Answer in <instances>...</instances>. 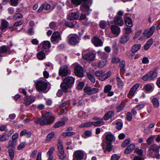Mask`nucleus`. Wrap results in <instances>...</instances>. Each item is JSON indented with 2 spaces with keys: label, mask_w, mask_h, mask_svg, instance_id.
<instances>
[{
  "label": "nucleus",
  "mask_w": 160,
  "mask_h": 160,
  "mask_svg": "<svg viewBox=\"0 0 160 160\" xmlns=\"http://www.w3.org/2000/svg\"><path fill=\"white\" fill-rule=\"evenodd\" d=\"M75 78L72 77H68L65 78L63 82L60 85L62 89L65 92H68V88H70L74 83Z\"/></svg>",
  "instance_id": "nucleus-1"
},
{
  "label": "nucleus",
  "mask_w": 160,
  "mask_h": 160,
  "mask_svg": "<svg viewBox=\"0 0 160 160\" xmlns=\"http://www.w3.org/2000/svg\"><path fill=\"white\" fill-rule=\"evenodd\" d=\"M55 118L52 113L47 112L42 118V120L40 122V124L41 126L48 124L53 122L55 121Z\"/></svg>",
  "instance_id": "nucleus-2"
},
{
  "label": "nucleus",
  "mask_w": 160,
  "mask_h": 160,
  "mask_svg": "<svg viewBox=\"0 0 160 160\" xmlns=\"http://www.w3.org/2000/svg\"><path fill=\"white\" fill-rule=\"evenodd\" d=\"M158 75V73L155 70L149 72L142 77V79L144 81L152 80L154 79Z\"/></svg>",
  "instance_id": "nucleus-3"
},
{
  "label": "nucleus",
  "mask_w": 160,
  "mask_h": 160,
  "mask_svg": "<svg viewBox=\"0 0 160 160\" xmlns=\"http://www.w3.org/2000/svg\"><path fill=\"white\" fill-rule=\"evenodd\" d=\"M123 12L122 11H119L117 15L115 17L114 22L115 24L119 26H122L123 24V22L122 18V16Z\"/></svg>",
  "instance_id": "nucleus-4"
},
{
  "label": "nucleus",
  "mask_w": 160,
  "mask_h": 160,
  "mask_svg": "<svg viewBox=\"0 0 160 160\" xmlns=\"http://www.w3.org/2000/svg\"><path fill=\"white\" fill-rule=\"evenodd\" d=\"M47 83L42 81H38L36 84V88L37 91L40 92L45 90L47 87Z\"/></svg>",
  "instance_id": "nucleus-5"
},
{
  "label": "nucleus",
  "mask_w": 160,
  "mask_h": 160,
  "mask_svg": "<svg viewBox=\"0 0 160 160\" xmlns=\"http://www.w3.org/2000/svg\"><path fill=\"white\" fill-rule=\"evenodd\" d=\"M84 152L82 150H78L74 152L73 160H81L83 158Z\"/></svg>",
  "instance_id": "nucleus-6"
},
{
  "label": "nucleus",
  "mask_w": 160,
  "mask_h": 160,
  "mask_svg": "<svg viewBox=\"0 0 160 160\" xmlns=\"http://www.w3.org/2000/svg\"><path fill=\"white\" fill-rule=\"evenodd\" d=\"M78 36L76 34H71L68 37V42L71 45H74L78 43V42L77 39Z\"/></svg>",
  "instance_id": "nucleus-7"
},
{
  "label": "nucleus",
  "mask_w": 160,
  "mask_h": 160,
  "mask_svg": "<svg viewBox=\"0 0 160 160\" xmlns=\"http://www.w3.org/2000/svg\"><path fill=\"white\" fill-rule=\"evenodd\" d=\"M59 73L60 75L64 77L70 74L71 72L68 69V67L67 66L64 65L61 66L60 68Z\"/></svg>",
  "instance_id": "nucleus-8"
},
{
  "label": "nucleus",
  "mask_w": 160,
  "mask_h": 160,
  "mask_svg": "<svg viewBox=\"0 0 160 160\" xmlns=\"http://www.w3.org/2000/svg\"><path fill=\"white\" fill-rule=\"evenodd\" d=\"M84 92L89 95L95 94L98 91L97 88H92L89 86H86L84 88Z\"/></svg>",
  "instance_id": "nucleus-9"
},
{
  "label": "nucleus",
  "mask_w": 160,
  "mask_h": 160,
  "mask_svg": "<svg viewBox=\"0 0 160 160\" xmlns=\"http://www.w3.org/2000/svg\"><path fill=\"white\" fill-rule=\"evenodd\" d=\"M96 57V55L93 52H89L85 53L84 52L82 53L83 58L86 60L88 61H93Z\"/></svg>",
  "instance_id": "nucleus-10"
},
{
  "label": "nucleus",
  "mask_w": 160,
  "mask_h": 160,
  "mask_svg": "<svg viewBox=\"0 0 160 160\" xmlns=\"http://www.w3.org/2000/svg\"><path fill=\"white\" fill-rule=\"evenodd\" d=\"M74 72L78 76L82 77L83 76L82 67L79 65H77L74 68Z\"/></svg>",
  "instance_id": "nucleus-11"
},
{
  "label": "nucleus",
  "mask_w": 160,
  "mask_h": 160,
  "mask_svg": "<svg viewBox=\"0 0 160 160\" xmlns=\"http://www.w3.org/2000/svg\"><path fill=\"white\" fill-rule=\"evenodd\" d=\"M91 4L88 5L86 3L82 4L80 6V10L83 12L86 13L87 15L89 14L92 11V9L90 8Z\"/></svg>",
  "instance_id": "nucleus-12"
},
{
  "label": "nucleus",
  "mask_w": 160,
  "mask_h": 160,
  "mask_svg": "<svg viewBox=\"0 0 160 160\" xmlns=\"http://www.w3.org/2000/svg\"><path fill=\"white\" fill-rule=\"evenodd\" d=\"M155 29V27L154 26H152L149 29L145 30L143 32L144 36L147 38H150L153 33Z\"/></svg>",
  "instance_id": "nucleus-13"
},
{
  "label": "nucleus",
  "mask_w": 160,
  "mask_h": 160,
  "mask_svg": "<svg viewBox=\"0 0 160 160\" xmlns=\"http://www.w3.org/2000/svg\"><path fill=\"white\" fill-rule=\"evenodd\" d=\"M112 88L111 85L109 84L106 85L104 87V92L105 93L107 94L108 96L111 97L114 94L113 92L111 91Z\"/></svg>",
  "instance_id": "nucleus-14"
},
{
  "label": "nucleus",
  "mask_w": 160,
  "mask_h": 160,
  "mask_svg": "<svg viewBox=\"0 0 160 160\" xmlns=\"http://www.w3.org/2000/svg\"><path fill=\"white\" fill-rule=\"evenodd\" d=\"M139 84L137 83L134 85L130 90L128 94V97L129 98H131L134 96V93L137 89L139 88Z\"/></svg>",
  "instance_id": "nucleus-15"
},
{
  "label": "nucleus",
  "mask_w": 160,
  "mask_h": 160,
  "mask_svg": "<svg viewBox=\"0 0 160 160\" xmlns=\"http://www.w3.org/2000/svg\"><path fill=\"white\" fill-rule=\"evenodd\" d=\"M160 148V146H158L156 144H153L151 145L149 148L148 150L149 151V154L151 156H152V151L158 152L159 151V149Z\"/></svg>",
  "instance_id": "nucleus-16"
},
{
  "label": "nucleus",
  "mask_w": 160,
  "mask_h": 160,
  "mask_svg": "<svg viewBox=\"0 0 160 160\" xmlns=\"http://www.w3.org/2000/svg\"><path fill=\"white\" fill-rule=\"evenodd\" d=\"M92 42L94 45L96 47L102 46L103 42L100 39L97 37H94L92 40Z\"/></svg>",
  "instance_id": "nucleus-17"
},
{
  "label": "nucleus",
  "mask_w": 160,
  "mask_h": 160,
  "mask_svg": "<svg viewBox=\"0 0 160 160\" xmlns=\"http://www.w3.org/2000/svg\"><path fill=\"white\" fill-rule=\"evenodd\" d=\"M35 100V98L32 96L25 97L24 98V103L26 106H28L33 102Z\"/></svg>",
  "instance_id": "nucleus-18"
},
{
  "label": "nucleus",
  "mask_w": 160,
  "mask_h": 160,
  "mask_svg": "<svg viewBox=\"0 0 160 160\" xmlns=\"http://www.w3.org/2000/svg\"><path fill=\"white\" fill-rule=\"evenodd\" d=\"M135 145L133 143H131L125 149L124 151L125 153L127 154L131 152L135 148Z\"/></svg>",
  "instance_id": "nucleus-19"
},
{
  "label": "nucleus",
  "mask_w": 160,
  "mask_h": 160,
  "mask_svg": "<svg viewBox=\"0 0 160 160\" xmlns=\"http://www.w3.org/2000/svg\"><path fill=\"white\" fill-rule=\"evenodd\" d=\"M54 149L55 148L53 147H52L49 149L46 154L48 158L47 160H52L53 158L52 154Z\"/></svg>",
  "instance_id": "nucleus-20"
},
{
  "label": "nucleus",
  "mask_w": 160,
  "mask_h": 160,
  "mask_svg": "<svg viewBox=\"0 0 160 160\" xmlns=\"http://www.w3.org/2000/svg\"><path fill=\"white\" fill-rule=\"evenodd\" d=\"M60 38V34L58 32H54L51 38V40L52 42H54Z\"/></svg>",
  "instance_id": "nucleus-21"
},
{
  "label": "nucleus",
  "mask_w": 160,
  "mask_h": 160,
  "mask_svg": "<svg viewBox=\"0 0 160 160\" xmlns=\"http://www.w3.org/2000/svg\"><path fill=\"white\" fill-rule=\"evenodd\" d=\"M114 112L113 111H109L105 114L103 117L105 120H107L114 115Z\"/></svg>",
  "instance_id": "nucleus-22"
},
{
  "label": "nucleus",
  "mask_w": 160,
  "mask_h": 160,
  "mask_svg": "<svg viewBox=\"0 0 160 160\" xmlns=\"http://www.w3.org/2000/svg\"><path fill=\"white\" fill-rule=\"evenodd\" d=\"M105 138L107 141L110 142H112L115 140V137L110 132L106 133Z\"/></svg>",
  "instance_id": "nucleus-23"
},
{
  "label": "nucleus",
  "mask_w": 160,
  "mask_h": 160,
  "mask_svg": "<svg viewBox=\"0 0 160 160\" xmlns=\"http://www.w3.org/2000/svg\"><path fill=\"white\" fill-rule=\"evenodd\" d=\"M128 35L124 34L122 36L120 39V42L121 44H124L127 42L129 38Z\"/></svg>",
  "instance_id": "nucleus-24"
},
{
  "label": "nucleus",
  "mask_w": 160,
  "mask_h": 160,
  "mask_svg": "<svg viewBox=\"0 0 160 160\" xmlns=\"http://www.w3.org/2000/svg\"><path fill=\"white\" fill-rule=\"evenodd\" d=\"M8 48V47L5 45L0 47V61L1 60L2 57L3 56V53L7 52Z\"/></svg>",
  "instance_id": "nucleus-25"
},
{
  "label": "nucleus",
  "mask_w": 160,
  "mask_h": 160,
  "mask_svg": "<svg viewBox=\"0 0 160 160\" xmlns=\"http://www.w3.org/2000/svg\"><path fill=\"white\" fill-rule=\"evenodd\" d=\"M111 29L112 32L114 34H119L120 32V28L114 25L111 27Z\"/></svg>",
  "instance_id": "nucleus-26"
},
{
  "label": "nucleus",
  "mask_w": 160,
  "mask_h": 160,
  "mask_svg": "<svg viewBox=\"0 0 160 160\" xmlns=\"http://www.w3.org/2000/svg\"><path fill=\"white\" fill-rule=\"evenodd\" d=\"M58 147L59 152H64L62 140L60 139H58Z\"/></svg>",
  "instance_id": "nucleus-27"
},
{
  "label": "nucleus",
  "mask_w": 160,
  "mask_h": 160,
  "mask_svg": "<svg viewBox=\"0 0 160 160\" xmlns=\"http://www.w3.org/2000/svg\"><path fill=\"white\" fill-rule=\"evenodd\" d=\"M37 57L39 60H42L45 59V54L44 51H42L38 53L37 54Z\"/></svg>",
  "instance_id": "nucleus-28"
},
{
  "label": "nucleus",
  "mask_w": 160,
  "mask_h": 160,
  "mask_svg": "<svg viewBox=\"0 0 160 160\" xmlns=\"http://www.w3.org/2000/svg\"><path fill=\"white\" fill-rule=\"evenodd\" d=\"M31 133L30 132L28 131L27 129H24L21 131L20 136H26L28 138L30 137L31 135Z\"/></svg>",
  "instance_id": "nucleus-29"
},
{
  "label": "nucleus",
  "mask_w": 160,
  "mask_h": 160,
  "mask_svg": "<svg viewBox=\"0 0 160 160\" xmlns=\"http://www.w3.org/2000/svg\"><path fill=\"white\" fill-rule=\"evenodd\" d=\"M99 26L102 29L106 28L110 26L109 23L105 21H101L99 23Z\"/></svg>",
  "instance_id": "nucleus-30"
},
{
  "label": "nucleus",
  "mask_w": 160,
  "mask_h": 160,
  "mask_svg": "<svg viewBox=\"0 0 160 160\" xmlns=\"http://www.w3.org/2000/svg\"><path fill=\"white\" fill-rule=\"evenodd\" d=\"M92 122L93 125L95 126H101L104 124V122L102 118H100L96 122Z\"/></svg>",
  "instance_id": "nucleus-31"
},
{
  "label": "nucleus",
  "mask_w": 160,
  "mask_h": 160,
  "mask_svg": "<svg viewBox=\"0 0 160 160\" xmlns=\"http://www.w3.org/2000/svg\"><path fill=\"white\" fill-rule=\"evenodd\" d=\"M79 15L77 13H71L68 15V18L69 19H77L79 18Z\"/></svg>",
  "instance_id": "nucleus-32"
},
{
  "label": "nucleus",
  "mask_w": 160,
  "mask_h": 160,
  "mask_svg": "<svg viewBox=\"0 0 160 160\" xmlns=\"http://www.w3.org/2000/svg\"><path fill=\"white\" fill-rule=\"evenodd\" d=\"M153 41V39L152 38H150L148 41L144 46V49L145 50H147L149 49L152 44Z\"/></svg>",
  "instance_id": "nucleus-33"
},
{
  "label": "nucleus",
  "mask_w": 160,
  "mask_h": 160,
  "mask_svg": "<svg viewBox=\"0 0 160 160\" xmlns=\"http://www.w3.org/2000/svg\"><path fill=\"white\" fill-rule=\"evenodd\" d=\"M125 22L127 26L130 27L132 26V21L130 18L129 17H126L125 18Z\"/></svg>",
  "instance_id": "nucleus-34"
},
{
  "label": "nucleus",
  "mask_w": 160,
  "mask_h": 160,
  "mask_svg": "<svg viewBox=\"0 0 160 160\" xmlns=\"http://www.w3.org/2000/svg\"><path fill=\"white\" fill-rule=\"evenodd\" d=\"M141 47V45L140 44H134L132 47V51L133 53L136 52L139 50Z\"/></svg>",
  "instance_id": "nucleus-35"
},
{
  "label": "nucleus",
  "mask_w": 160,
  "mask_h": 160,
  "mask_svg": "<svg viewBox=\"0 0 160 160\" xmlns=\"http://www.w3.org/2000/svg\"><path fill=\"white\" fill-rule=\"evenodd\" d=\"M103 148L104 150V152H105L106 151H108V152H110L112 148V144L110 142H106V145L105 147V149L103 147Z\"/></svg>",
  "instance_id": "nucleus-36"
},
{
  "label": "nucleus",
  "mask_w": 160,
  "mask_h": 160,
  "mask_svg": "<svg viewBox=\"0 0 160 160\" xmlns=\"http://www.w3.org/2000/svg\"><path fill=\"white\" fill-rule=\"evenodd\" d=\"M93 125L92 122H86L81 124L79 126V127L83 128L84 127H88Z\"/></svg>",
  "instance_id": "nucleus-37"
},
{
  "label": "nucleus",
  "mask_w": 160,
  "mask_h": 160,
  "mask_svg": "<svg viewBox=\"0 0 160 160\" xmlns=\"http://www.w3.org/2000/svg\"><path fill=\"white\" fill-rule=\"evenodd\" d=\"M42 47L44 49L48 48H50L51 44L50 42L48 41H45L42 42Z\"/></svg>",
  "instance_id": "nucleus-38"
},
{
  "label": "nucleus",
  "mask_w": 160,
  "mask_h": 160,
  "mask_svg": "<svg viewBox=\"0 0 160 160\" xmlns=\"http://www.w3.org/2000/svg\"><path fill=\"white\" fill-rule=\"evenodd\" d=\"M75 132H72L67 131L62 133V136L66 137H70L74 136L75 134Z\"/></svg>",
  "instance_id": "nucleus-39"
},
{
  "label": "nucleus",
  "mask_w": 160,
  "mask_h": 160,
  "mask_svg": "<svg viewBox=\"0 0 160 160\" xmlns=\"http://www.w3.org/2000/svg\"><path fill=\"white\" fill-rule=\"evenodd\" d=\"M9 145L6 147L7 148H9L10 147H11L13 148H15V146L17 144V141H14L12 140H10L8 142Z\"/></svg>",
  "instance_id": "nucleus-40"
},
{
  "label": "nucleus",
  "mask_w": 160,
  "mask_h": 160,
  "mask_svg": "<svg viewBox=\"0 0 160 160\" xmlns=\"http://www.w3.org/2000/svg\"><path fill=\"white\" fill-rule=\"evenodd\" d=\"M55 135V133L54 132H52L49 133L46 136V140L47 142H50Z\"/></svg>",
  "instance_id": "nucleus-41"
},
{
  "label": "nucleus",
  "mask_w": 160,
  "mask_h": 160,
  "mask_svg": "<svg viewBox=\"0 0 160 160\" xmlns=\"http://www.w3.org/2000/svg\"><path fill=\"white\" fill-rule=\"evenodd\" d=\"M9 156L10 159L12 160L13 159L14 157V152L13 149H9L8 150Z\"/></svg>",
  "instance_id": "nucleus-42"
},
{
  "label": "nucleus",
  "mask_w": 160,
  "mask_h": 160,
  "mask_svg": "<svg viewBox=\"0 0 160 160\" xmlns=\"http://www.w3.org/2000/svg\"><path fill=\"white\" fill-rule=\"evenodd\" d=\"M2 23L0 28L2 30H3L8 27V24L7 21L5 20H2Z\"/></svg>",
  "instance_id": "nucleus-43"
},
{
  "label": "nucleus",
  "mask_w": 160,
  "mask_h": 160,
  "mask_svg": "<svg viewBox=\"0 0 160 160\" xmlns=\"http://www.w3.org/2000/svg\"><path fill=\"white\" fill-rule=\"evenodd\" d=\"M107 63V61L106 59L101 60L99 62L98 64V67L100 68H103L106 65Z\"/></svg>",
  "instance_id": "nucleus-44"
},
{
  "label": "nucleus",
  "mask_w": 160,
  "mask_h": 160,
  "mask_svg": "<svg viewBox=\"0 0 160 160\" xmlns=\"http://www.w3.org/2000/svg\"><path fill=\"white\" fill-rule=\"evenodd\" d=\"M111 74V72H108L105 74H103V77L100 78V80L102 81L105 80L108 78Z\"/></svg>",
  "instance_id": "nucleus-45"
},
{
  "label": "nucleus",
  "mask_w": 160,
  "mask_h": 160,
  "mask_svg": "<svg viewBox=\"0 0 160 160\" xmlns=\"http://www.w3.org/2000/svg\"><path fill=\"white\" fill-rule=\"evenodd\" d=\"M117 84L119 88H122L123 87V83L121 79L119 77L117 78Z\"/></svg>",
  "instance_id": "nucleus-46"
},
{
  "label": "nucleus",
  "mask_w": 160,
  "mask_h": 160,
  "mask_svg": "<svg viewBox=\"0 0 160 160\" xmlns=\"http://www.w3.org/2000/svg\"><path fill=\"white\" fill-rule=\"evenodd\" d=\"M98 55L102 58L105 59H106L107 57V54L105 52H102L101 51H98L97 52Z\"/></svg>",
  "instance_id": "nucleus-47"
},
{
  "label": "nucleus",
  "mask_w": 160,
  "mask_h": 160,
  "mask_svg": "<svg viewBox=\"0 0 160 160\" xmlns=\"http://www.w3.org/2000/svg\"><path fill=\"white\" fill-rule=\"evenodd\" d=\"M10 136V135H9L8 134H5L2 136L0 137V141L4 142L8 140Z\"/></svg>",
  "instance_id": "nucleus-48"
},
{
  "label": "nucleus",
  "mask_w": 160,
  "mask_h": 160,
  "mask_svg": "<svg viewBox=\"0 0 160 160\" xmlns=\"http://www.w3.org/2000/svg\"><path fill=\"white\" fill-rule=\"evenodd\" d=\"M152 102L155 107L157 108L159 106V103L158 100L156 98H153L152 100Z\"/></svg>",
  "instance_id": "nucleus-49"
},
{
  "label": "nucleus",
  "mask_w": 160,
  "mask_h": 160,
  "mask_svg": "<svg viewBox=\"0 0 160 160\" xmlns=\"http://www.w3.org/2000/svg\"><path fill=\"white\" fill-rule=\"evenodd\" d=\"M130 138H128L126 139L122 143L121 146L122 148L126 147L130 143Z\"/></svg>",
  "instance_id": "nucleus-50"
},
{
  "label": "nucleus",
  "mask_w": 160,
  "mask_h": 160,
  "mask_svg": "<svg viewBox=\"0 0 160 160\" xmlns=\"http://www.w3.org/2000/svg\"><path fill=\"white\" fill-rule=\"evenodd\" d=\"M87 75L89 79L93 83H94L95 82V79L93 76L90 72L87 73Z\"/></svg>",
  "instance_id": "nucleus-51"
},
{
  "label": "nucleus",
  "mask_w": 160,
  "mask_h": 160,
  "mask_svg": "<svg viewBox=\"0 0 160 160\" xmlns=\"http://www.w3.org/2000/svg\"><path fill=\"white\" fill-rule=\"evenodd\" d=\"M65 124L64 122L63 121H59L55 123L54 125L55 128H58L61 126L64 125Z\"/></svg>",
  "instance_id": "nucleus-52"
},
{
  "label": "nucleus",
  "mask_w": 160,
  "mask_h": 160,
  "mask_svg": "<svg viewBox=\"0 0 160 160\" xmlns=\"http://www.w3.org/2000/svg\"><path fill=\"white\" fill-rule=\"evenodd\" d=\"M103 72L101 71H96L95 72L96 76L99 78V79L100 80V78H102L103 77Z\"/></svg>",
  "instance_id": "nucleus-53"
},
{
  "label": "nucleus",
  "mask_w": 160,
  "mask_h": 160,
  "mask_svg": "<svg viewBox=\"0 0 160 160\" xmlns=\"http://www.w3.org/2000/svg\"><path fill=\"white\" fill-rule=\"evenodd\" d=\"M58 155L59 158L61 160H63L66 157V155L64 152H58Z\"/></svg>",
  "instance_id": "nucleus-54"
},
{
  "label": "nucleus",
  "mask_w": 160,
  "mask_h": 160,
  "mask_svg": "<svg viewBox=\"0 0 160 160\" xmlns=\"http://www.w3.org/2000/svg\"><path fill=\"white\" fill-rule=\"evenodd\" d=\"M125 65V62L124 61H121L120 63V67L121 70L123 72H124L125 70L124 68Z\"/></svg>",
  "instance_id": "nucleus-55"
},
{
  "label": "nucleus",
  "mask_w": 160,
  "mask_h": 160,
  "mask_svg": "<svg viewBox=\"0 0 160 160\" xmlns=\"http://www.w3.org/2000/svg\"><path fill=\"white\" fill-rule=\"evenodd\" d=\"M147 142L148 145H150L154 141V137L151 136L149 137L147 140Z\"/></svg>",
  "instance_id": "nucleus-56"
},
{
  "label": "nucleus",
  "mask_w": 160,
  "mask_h": 160,
  "mask_svg": "<svg viewBox=\"0 0 160 160\" xmlns=\"http://www.w3.org/2000/svg\"><path fill=\"white\" fill-rule=\"evenodd\" d=\"M143 151L142 149L137 148L134 150V152L137 153L139 155H142L143 153Z\"/></svg>",
  "instance_id": "nucleus-57"
},
{
  "label": "nucleus",
  "mask_w": 160,
  "mask_h": 160,
  "mask_svg": "<svg viewBox=\"0 0 160 160\" xmlns=\"http://www.w3.org/2000/svg\"><path fill=\"white\" fill-rule=\"evenodd\" d=\"M112 48L114 52L116 54L118 53V49L117 47V45L115 42L114 43L112 46Z\"/></svg>",
  "instance_id": "nucleus-58"
},
{
  "label": "nucleus",
  "mask_w": 160,
  "mask_h": 160,
  "mask_svg": "<svg viewBox=\"0 0 160 160\" xmlns=\"http://www.w3.org/2000/svg\"><path fill=\"white\" fill-rule=\"evenodd\" d=\"M144 106L145 105L144 104H141L136 105L135 107V108L138 110H140L143 108Z\"/></svg>",
  "instance_id": "nucleus-59"
},
{
  "label": "nucleus",
  "mask_w": 160,
  "mask_h": 160,
  "mask_svg": "<svg viewBox=\"0 0 160 160\" xmlns=\"http://www.w3.org/2000/svg\"><path fill=\"white\" fill-rule=\"evenodd\" d=\"M120 60L119 58L115 56L113 57L112 58V61L114 63H118L120 62Z\"/></svg>",
  "instance_id": "nucleus-60"
},
{
  "label": "nucleus",
  "mask_w": 160,
  "mask_h": 160,
  "mask_svg": "<svg viewBox=\"0 0 160 160\" xmlns=\"http://www.w3.org/2000/svg\"><path fill=\"white\" fill-rule=\"evenodd\" d=\"M124 29L125 30V33L127 34H129L132 32V29L130 27L129 28L125 27Z\"/></svg>",
  "instance_id": "nucleus-61"
},
{
  "label": "nucleus",
  "mask_w": 160,
  "mask_h": 160,
  "mask_svg": "<svg viewBox=\"0 0 160 160\" xmlns=\"http://www.w3.org/2000/svg\"><path fill=\"white\" fill-rule=\"evenodd\" d=\"M144 88L146 91H150L152 90V87L151 85L149 84H147L145 86Z\"/></svg>",
  "instance_id": "nucleus-62"
},
{
  "label": "nucleus",
  "mask_w": 160,
  "mask_h": 160,
  "mask_svg": "<svg viewBox=\"0 0 160 160\" xmlns=\"http://www.w3.org/2000/svg\"><path fill=\"white\" fill-rule=\"evenodd\" d=\"M120 158V156L116 154H113L112 156L111 160H118Z\"/></svg>",
  "instance_id": "nucleus-63"
},
{
  "label": "nucleus",
  "mask_w": 160,
  "mask_h": 160,
  "mask_svg": "<svg viewBox=\"0 0 160 160\" xmlns=\"http://www.w3.org/2000/svg\"><path fill=\"white\" fill-rule=\"evenodd\" d=\"M122 127V124L121 122H117L116 124V128L118 130H121Z\"/></svg>",
  "instance_id": "nucleus-64"
}]
</instances>
